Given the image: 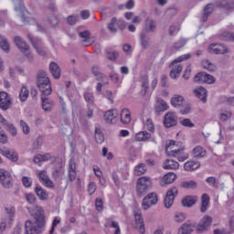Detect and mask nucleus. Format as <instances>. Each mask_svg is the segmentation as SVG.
Here are the masks:
<instances>
[{"label": "nucleus", "instance_id": "nucleus-24", "mask_svg": "<svg viewBox=\"0 0 234 234\" xmlns=\"http://www.w3.org/2000/svg\"><path fill=\"white\" fill-rule=\"evenodd\" d=\"M35 193L38 197L39 200H48V192L43 189L41 186L37 185L35 187Z\"/></svg>", "mask_w": 234, "mask_h": 234}, {"label": "nucleus", "instance_id": "nucleus-64", "mask_svg": "<svg viewBox=\"0 0 234 234\" xmlns=\"http://www.w3.org/2000/svg\"><path fill=\"white\" fill-rule=\"evenodd\" d=\"M25 197L28 204H34L36 202V196L34 194H26Z\"/></svg>", "mask_w": 234, "mask_h": 234}, {"label": "nucleus", "instance_id": "nucleus-27", "mask_svg": "<svg viewBox=\"0 0 234 234\" xmlns=\"http://www.w3.org/2000/svg\"><path fill=\"white\" fill-rule=\"evenodd\" d=\"M52 176L54 180H59V178L65 176V169H63L62 165H58V166L53 168Z\"/></svg>", "mask_w": 234, "mask_h": 234}, {"label": "nucleus", "instance_id": "nucleus-4", "mask_svg": "<svg viewBox=\"0 0 234 234\" xmlns=\"http://www.w3.org/2000/svg\"><path fill=\"white\" fill-rule=\"evenodd\" d=\"M151 187H153V181H151V177L141 176L137 180L136 184V191L138 197H144V195H145V193H147Z\"/></svg>", "mask_w": 234, "mask_h": 234}, {"label": "nucleus", "instance_id": "nucleus-35", "mask_svg": "<svg viewBox=\"0 0 234 234\" xmlns=\"http://www.w3.org/2000/svg\"><path fill=\"white\" fill-rule=\"evenodd\" d=\"M180 187L183 189H197V187H198V183L195 180L182 181L180 183Z\"/></svg>", "mask_w": 234, "mask_h": 234}, {"label": "nucleus", "instance_id": "nucleus-31", "mask_svg": "<svg viewBox=\"0 0 234 234\" xmlns=\"http://www.w3.org/2000/svg\"><path fill=\"white\" fill-rule=\"evenodd\" d=\"M140 43L143 48H149V45H151V37L147 36V33L142 32L140 34Z\"/></svg>", "mask_w": 234, "mask_h": 234}, {"label": "nucleus", "instance_id": "nucleus-61", "mask_svg": "<svg viewBox=\"0 0 234 234\" xmlns=\"http://www.w3.org/2000/svg\"><path fill=\"white\" fill-rule=\"evenodd\" d=\"M180 123L183 125V127H195V123L191 122V119H183L182 121H180Z\"/></svg>", "mask_w": 234, "mask_h": 234}, {"label": "nucleus", "instance_id": "nucleus-47", "mask_svg": "<svg viewBox=\"0 0 234 234\" xmlns=\"http://www.w3.org/2000/svg\"><path fill=\"white\" fill-rule=\"evenodd\" d=\"M95 140L97 144H103L105 141V137L103 136L101 130L98 127L95 128Z\"/></svg>", "mask_w": 234, "mask_h": 234}, {"label": "nucleus", "instance_id": "nucleus-15", "mask_svg": "<svg viewBox=\"0 0 234 234\" xmlns=\"http://www.w3.org/2000/svg\"><path fill=\"white\" fill-rule=\"evenodd\" d=\"M156 30V21H154L153 18H146L144 22V34H149L151 32H154Z\"/></svg>", "mask_w": 234, "mask_h": 234}, {"label": "nucleus", "instance_id": "nucleus-62", "mask_svg": "<svg viewBox=\"0 0 234 234\" xmlns=\"http://www.w3.org/2000/svg\"><path fill=\"white\" fill-rule=\"evenodd\" d=\"M84 100H86L87 103H94V95L90 92H85Z\"/></svg>", "mask_w": 234, "mask_h": 234}, {"label": "nucleus", "instance_id": "nucleus-21", "mask_svg": "<svg viewBox=\"0 0 234 234\" xmlns=\"http://www.w3.org/2000/svg\"><path fill=\"white\" fill-rule=\"evenodd\" d=\"M207 154V152H206V149H204L202 146L200 145H197L196 146L192 152H191V155L194 157V158H197V160L200 159V158H204V156H206Z\"/></svg>", "mask_w": 234, "mask_h": 234}, {"label": "nucleus", "instance_id": "nucleus-43", "mask_svg": "<svg viewBox=\"0 0 234 234\" xmlns=\"http://www.w3.org/2000/svg\"><path fill=\"white\" fill-rule=\"evenodd\" d=\"M141 87L144 88V90L141 92H142L143 96H145L147 94V90H149V76L144 75L142 77Z\"/></svg>", "mask_w": 234, "mask_h": 234}, {"label": "nucleus", "instance_id": "nucleus-2", "mask_svg": "<svg viewBox=\"0 0 234 234\" xmlns=\"http://www.w3.org/2000/svg\"><path fill=\"white\" fill-rule=\"evenodd\" d=\"M166 154L177 158L178 162H185V160L189 158V154H184L182 143H176V141L173 140H170L168 144H166Z\"/></svg>", "mask_w": 234, "mask_h": 234}, {"label": "nucleus", "instance_id": "nucleus-57", "mask_svg": "<svg viewBox=\"0 0 234 234\" xmlns=\"http://www.w3.org/2000/svg\"><path fill=\"white\" fill-rule=\"evenodd\" d=\"M22 184L24 187H32V178L28 176H23Z\"/></svg>", "mask_w": 234, "mask_h": 234}, {"label": "nucleus", "instance_id": "nucleus-22", "mask_svg": "<svg viewBox=\"0 0 234 234\" xmlns=\"http://www.w3.org/2000/svg\"><path fill=\"white\" fill-rule=\"evenodd\" d=\"M167 109H169L167 102L161 98H156L155 112H165V111H167Z\"/></svg>", "mask_w": 234, "mask_h": 234}, {"label": "nucleus", "instance_id": "nucleus-53", "mask_svg": "<svg viewBox=\"0 0 234 234\" xmlns=\"http://www.w3.org/2000/svg\"><path fill=\"white\" fill-rule=\"evenodd\" d=\"M222 41H233L234 42V33L224 32L221 35Z\"/></svg>", "mask_w": 234, "mask_h": 234}, {"label": "nucleus", "instance_id": "nucleus-40", "mask_svg": "<svg viewBox=\"0 0 234 234\" xmlns=\"http://www.w3.org/2000/svg\"><path fill=\"white\" fill-rule=\"evenodd\" d=\"M151 133H147L146 131L139 132L135 135L136 142H147V140H150Z\"/></svg>", "mask_w": 234, "mask_h": 234}, {"label": "nucleus", "instance_id": "nucleus-5", "mask_svg": "<svg viewBox=\"0 0 234 234\" xmlns=\"http://www.w3.org/2000/svg\"><path fill=\"white\" fill-rule=\"evenodd\" d=\"M14 178L12 174L5 169L0 168V184L5 189H10L14 186Z\"/></svg>", "mask_w": 234, "mask_h": 234}, {"label": "nucleus", "instance_id": "nucleus-7", "mask_svg": "<svg viewBox=\"0 0 234 234\" xmlns=\"http://www.w3.org/2000/svg\"><path fill=\"white\" fill-rule=\"evenodd\" d=\"M156 204H158V195H156L154 192H152L144 197L142 207L143 209L146 211V209H149L151 206H154Z\"/></svg>", "mask_w": 234, "mask_h": 234}, {"label": "nucleus", "instance_id": "nucleus-60", "mask_svg": "<svg viewBox=\"0 0 234 234\" xmlns=\"http://www.w3.org/2000/svg\"><path fill=\"white\" fill-rule=\"evenodd\" d=\"M206 183L209 184L212 187H218V185L217 184V178L215 176H210L206 179Z\"/></svg>", "mask_w": 234, "mask_h": 234}, {"label": "nucleus", "instance_id": "nucleus-59", "mask_svg": "<svg viewBox=\"0 0 234 234\" xmlns=\"http://www.w3.org/2000/svg\"><path fill=\"white\" fill-rule=\"evenodd\" d=\"M229 118H231V112L227 111L219 114V120L221 122H227Z\"/></svg>", "mask_w": 234, "mask_h": 234}, {"label": "nucleus", "instance_id": "nucleus-42", "mask_svg": "<svg viewBox=\"0 0 234 234\" xmlns=\"http://www.w3.org/2000/svg\"><path fill=\"white\" fill-rule=\"evenodd\" d=\"M27 39L30 41L35 49L43 47V42L37 37H34L31 35H28Z\"/></svg>", "mask_w": 234, "mask_h": 234}, {"label": "nucleus", "instance_id": "nucleus-52", "mask_svg": "<svg viewBox=\"0 0 234 234\" xmlns=\"http://www.w3.org/2000/svg\"><path fill=\"white\" fill-rule=\"evenodd\" d=\"M28 89H27V87H22L19 94L20 101H27V100L28 99Z\"/></svg>", "mask_w": 234, "mask_h": 234}, {"label": "nucleus", "instance_id": "nucleus-3", "mask_svg": "<svg viewBox=\"0 0 234 234\" xmlns=\"http://www.w3.org/2000/svg\"><path fill=\"white\" fill-rule=\"evenodd\" d=\"M36 85L41 92L42 96H50L52 94V86L50 84V79L44 70H39L37 73Z\"/></svg>", "mask_w": 234, "mask_h": 234}, {"label": "nucleus", "instance_id": "nucleus-8", "mask_svg": "<svg viewBox=\"0 0 234 234\" xmlns=\"http://www.w3.org/2000/svg\"><path fill=\"white\" fill-rule=\"evenodd\" d=\"M178 124V117L176 116V113L173 112H168L164 116V125L166 129H171V127H176Z\"/></svg>", "mask_w": 234, "mask_h": 234}, {"label": "nucleus", "instance_id": "nucleus-46", "mask_svg": "<svg viewBox=\"0 0 234 234\" xmlns=\"http://www.w3.org/2000/svg\"><path fill=\"white\" fill-rule=\"evenodd\" d=\"M0 48L5 50V52H10V44H8V40L3 36L0 35Z\"/></svg>", "mask_w": 234, "mask_h": 234}, {"label": "nucleus", "instance_id": "nucleus-49", "mask_svg": "<svg viewBox=\"0 0 234 234\" xmlns=\"http://www.w3.org/2000/svg\"><path fill=\"white\" fill-rule=\"evenodd\" d=\"M2 124L6 127V130L9 131L12 136H16L17 134V129H16L14 124L8 122V121L5 120V122H3Z\"/></svg>", "mask_w": 234, "mask_h": 234}, {"label": "nucleus", "instance_id": "nucleus-34", "mask_svg": "<svg viewBox=\"0 0 234 234\" xmlns=\"http://www.w3.org/2000/svg\"><path fill=\"white\" fill-rule=\"evenodd\" d=\"M180 164L173 159H166L163 164L164 169H178Z\"/></svg>", "mask_w": 234, "mask_h": 234}, {"label": "nucleus", "instance_id": "nucleus-54", "mask_svg": "<svg viewBox=\"0 0 234 234\" xmlns=\"http://www.w3.org/2000/svg\"><path fill=\"white\" fill-rule=\"evenodd\" d=\"M48 21H49L50 25H53V27H56V25H58L59 23V17H58V16L51 14L48 17Z\"/></svg>", "mask_w": 234, "mask_h": 234}, {"label": "nucleus", "instance_id": "nucleus-45", "mask_svg": "<svg viewBox=\"0 0 234 234\" xmlns=\"http://www.w3.org/2000/svg\"><path fill=\"white\" fill-rule=\"evenodd\" d=\"M182 65H177L176 69H173L171 71H170V78H172V80H176V78H179L180 77V73L182 72Z\"/></svg>", "mask_w": 234, "mask_h": 234}, {"label": "nucleus", "instance_id": "nucleus-58", "mask_svg": "<svg viewBox=\"0 0 234 234\" xmlns=\"http://www.w3.org/2000/svg\"><path fill=\"white\" fill-rule=\"evenodd\" d=\"M20 127L23 130L24 134H28V133H30V126H28L23 120L20 121Z\"/></svg>", "mask_w": 234, "mask_h": 234}, {"label": "nucleus", "instance_id": "nucleus-12", "mask_svg": "<svg viewBox=\"0 0 234 234\" xmlns=\"http://www.w3.org/2000/svg\"><path fill=\"white\" fill-rule=\"evenodd\" d=\"M79 37L82 39L81 44L83 47H90V45H93L94 38L90 37V31L84 30L79 33Z\"/></svg>", "mask_w": 234, "mask_h": 234}, {"label": "nucleus", "instance_id": "nucleus-44", "mask_svg": "<svg viewBox=\"0 0 234 234\" xmlns=\"http://www.w3.org/2000/svg\"><path fill=\"white\" fill-rule=\"evenodd\" d=\"M105 54L107 56V59H109V61H116L118 59V58H120V53H118V51H111V50L106 49Z\"/></svg>", "mask_w": 234, "mask_h": 234}, {"label": "nucleus", "instance_id": "nucleus-6", "mask_svg": "<svg viewBox=\"0 0 234 234\" xmlns=\"http://www.w3.org/2000/svg\"><path fill=\"white\" fill-rule=\"evenodd\" d=\"M211 224H213V218L207 215L204 216L196 227L197 233H204V231H207Z\"/></svg>", "mask_w": 234, "mask_h": 234}, {"label": "nucleus", "instance_id": "nucleus-18", "mask_svg": "<svg viewBox=\"0 0 234 234\" xmlns=\"http://www.w3.org/2000/svg\"><path fill=\"white\" fill-rule=\"evenodd\" d=\"M49 72L55 80H59V78H61V69H59V65L56 62H51L49 64Z\"/></svg>", "mask_w": 234, "mask_h": 234}, {"label": "nucleus", "instance_id": "nucleus-30", "mask_svg": "<svg viewBox=\"0 0 234 234\" xmlns=\"http://www.w3.org/2000/svg\"><path fill=\"white\" fill-rule=\"evenodd\" d=\"M135 222L139 228V232L142 234L145 233V224H144V218H142V214L135 212Z\"/></svg>", "mask_w": 234, "mask_h": 234}, {"label": "nucleus", "instance_id": "nucleus-36", "mask_svg": "<svg viewBox=\"0 0 234 234\" xmlns=\"http://www.w3.org/2000/svg\"><path fill=\"white\" fill-rule=\"evenodd\" d=\"M207 207H209V196L207 194H203L201 197V213H206Z\"/></svg>", "mask_w": 234, "mask_h": 234}, {"label": "nucleus", "instance_id": "nucleus-14", "mask_svg": "<svg viewBox=\"0 0 234 234\" xmlns=\"http://www.w3.org/2000/svg\"><path fill=\"white\" fill-rule=\"evenodd\" d=\"M118 110L113 109L104 112V120L106 123H116Z\"/></svg>", "mask_w": 234, "mask_h": 234}, {"label": "nucleus", "instance_id": "nucleus-38", "mask_svg": "<svg viewBox=\"0 0 234 234\" xmlns=\"http://www.w3.org/2000/svg\"><path fill=\"white\" fill-rule=\"evenodd\" d=\"M201 67H203L205 70H208V72H215V70L217 69V66H215V64H213L208 59H203L201 61Z\"/></svg>", "mask_w": 234, "mask_h": 234}, {"label": "nucleus", "instance_id": "nucleus-51", "mask_svg": "<svg viewBox=\"0 0 234 234\" xmlns=\"http://www.w3.org/2000/svg\"><path fill=\"white\" fill-rule=\"evenodd\" d=\"M191 58V54L187 53L185 55H182L176 58L174 61H172L171 65H176V63H182V61H187Z\"/></svg>", "mask_w": 234, "mask_h": 234}, {"label": "nucleus", "instance_id": "nucleus-13", "mask_svg": "<svg viewBox=\"0 0 234 234\" xmlns=\"http://www.w3.org/2000/svg\"><path fill=\"white\" fill-rule=\"evenodd\" d=\"M0 154H2L3 156H5V158H8V160H11V162H17V160H19V155H17V153L14 150L2 148L0 149Z\"/></svg>", "mask_w": 234, "mask_h": 234}, {"label": "nucleus", "instance_id": "nucleus-10", "mask_svg": "<svg viewBox=\"0 0 234 234\" xmlns=\"http://www.w3.org/2000/svg\"><path fill=\"white\" fill-rule=\"evenodd\" d=\"M178 195V188L172 187L169 189L166 193V196L165 197V207L166 209H169L173 206V202H175V197Z\"/></svg>", "mask_w": 234, "mask_h": 234}, {"label": "nucleus", "instance_id": "nucleus-16", "mask_svg": "<svg viewBox=\"0 0 234 234\" xmlns=\"http://www.w3.org/2000/svg\"><path fill=\"white\" fill-rule=\"evenodd\" d=\"M14 41L16 46L17 47V48H19V50H21V52H28L30 48L28 47V44H27V42L23 40V38H21V37H15Z\"/></svg>", "mask_w": 234, "mask_h": 234}, {"label": "nucleus", "instance_id": "nucleus-25", "mask_svg": "<svg viewBox=\"0 0 234 234\" xmlns=\"http://www.w3.org/2000/svg\"><path fill=\"white\" fill-rule=\"evenodd\" d=\"M4 210L5 215H7L8 224H12V222L14 221V216L16 215V209L14 208V207L6 205L4 207Z\"/></svg>", "mask_w": 234, "mask_h": 234}, {"label": "nucleus", "instance_id": "nucleus-39", "mask_svg": "<svg viewBox=\"0 0 234 234\" xmlns=\"http://www.w3.org/2000/svg\"><path fill=\"white\" fill-rule=\"evenodd\" d=\"M100 80L96 86L97 92H101L102 87H105V85H109V79L105 75H100Z\"/></svg>", "mask_w": 234, "mask_h": 234}, {"label": "nucleus", "instance_id": "nucleus-1", "mask_svg": "<svg viewBox=\"0 0 234 234\" xmlns=\"http://www.w3.org/2000/svg\"><path fill=\"white\" fill-rule=\"evenodd\" d=\"M45 230V215L43 213L35 214L33 219H27L25 223L26 234H39Z\"/></svg>", "mask_w": 234, "mask_h": 234}, {"label": "nucleus", "instance_id": "nucleus-50", "mask_svg": "<svg viewBox=\"0 0 234 234\" xmlns=\"http://www.w3.org/2000/svg\"><path fill=\"white\" fill-rule=\"evenodd\" d=\"M193 228H195V226L191 223H185L180 227V231H184L185 233L187 234H191V232L193 231Z\"/></svg>", "mask_w": 234, "mask_h": 234}, {"label": "nucleus", "instance_id": "nucleus-9", "mask_svg": "<svg viewBox=\"0 0 234 234\" xmlns=\"http://www.w3.org/2000/svg\"><path fill=\"white\" fill-rule=\"evenodd\" d=\"M194 81H201L202 83L212 85V83H215V77H213V75L207 74L205 71H200L194 77Z\"/></svg>", "mask_w": 234, "mask_h": 234}, {"label": "nucleus", "instance_id": "nucleus-32", "mask_svg": "<svg viewBox=\"0 0 234 234\" xmlns=\"http://www.w3.org/2000/svg\"><path fill=\"white\" fill-rule=\"evenodd\" d=\"M200 168V162L198 161H188L185 163L184 165V169L185 171H196V169Z\"/></svg>", "mask_w": 234, "mask_h": 234}, {"label": "nucleus", "instance_id": "nucleus-26", "mask_svg": "<svg viewBox=\"0 0 234 234\" xmlns=\"http://www.w3.org/2000/svg\"><path fill=\"white\" fill-rule=\"evenodd\" d=\"M216 5L219 8H227V10H233L234 8V2L231 0H217Z\"/></svg>", "mask_w": 234, "mask_h": 234}, {"label": "nucleus", "instance_id": "nucleus-37", "mask_svg": "<svg viewBox=\"0 0 234 234\" xmlns=\"http://www.w3.org/2000/svg\"><path fill=\"white\" fill-rule=\"evenodd\" d=\"M184 101H186V100L184 99V97H182V95L176 94L171 99V105L173 107H182V105H184Z\"/></svg>", "mask_w": 234, "mask_h": 234}, {"label": "nucleus", "instance_id": "nucleus-41", "mask_svg": "<svg viewBox=\"0 0 234 234\" xmlns=\"http://www.w3.org/2000/svg\"><path fill=\"white\" fill-rule=\"evenodd\" d=\"M146 172L147 166L144 163H141L134 167V175L136 176H142V175H145Z\"/></svg>", "mask_w": 234, "mask_h": 234}, {"label": "nucleus", "instance_id": "nucleus-23", "mask_svg": "<svg viewBox=\"0 0 234 234\" xmlns=\"http://www.w3.org/2000/svg\"><path fill=\"white\" fill-rule=\"evenodd\" d=\"M76 175H77L76 163L70 160L69 163V176H68L69 182H74V180H76Z\"/></svg>", "mask_w": 234, "mask_h": 234}, {"label": "nucleus", "instance_id": "nucleus-48", "mask_svg": "<svg viewBox=\"0 0 234 234\" xmlns=\"http://www.w3.org/2000/svg\"><path fill=\"white\" fill-rule=\"evenodd\" d=\"M118 23V19H116V17L112 18L111 22L108 24V29L110 30V32L116 34V32H118V28H116V26Z\"/></svg>", "mask_w": 234, "mask_h": 234}, {"label": "nucleus", "instance_id": "nucleus-29", "mask_svg": "<svg viewBox=\"0 0 234 234\" xmlns=\"http://www.w3.org/2000/svg\"><path fill=\"white\" fill-rule=\"evenodd\" d=\"M213 10H215V5L213 4L207 5L203 10V16L201 17V21L203 22L207 21V18L213 13Z\"/></svg>", "mask_w": 234, "mask_h": 234}, {"label": "nucleus", "instance_id": "nucleus-33", "mask_svg": "<svg viewBox=\"0 0 234 234\" xmlns=\"http://www.w3.org/2000/svg\"><path fill=\"white\" fill-rule=\"evenodd\" d=\"M197 197L186 196L182 199V205L184 207H191L197 204Z\"/></svg>", "mask_w": 234, "mask_h": 234}, {"label": "nucleus", "instance_id": "nucleus-56", "mask_svg": "<svg viewBox=\"0 0 234 234\" xmlns=\"http://www.w3.org/2000/svg\"><path fill=\"white\" fill-rule=\"evenodd\" d=\"M174 219L176 220V222H184V220H186V214L182 212H176Z\"/></svg>", "mask_w": 234, "mask_h": 234}, {"label": "nucleus", "instance_id": "nucleus-55", "mask_svg": "<svg viewBox=\"0 0 234 234\" xmlns=\"http://www.w3.org/2000/svg\"><path fill=\"white\" fill-rule=\"evenodd\" d=\"M144 128H146L147 131H150V133H154V123H153V120L147 119L144 123Z\"/></svg>", "mask_w": 234, "mask_h": 234}, {"label": "nucleus", "instance_id": "nucleus-63", "mask_svg": "<svg viewBox=\"0 0 234 234\" xmlns=\"http://www.w3.org/2000/svg\"><path fill=\"white\" fill-rule=\"evenodd\" d=\"M39 181L44 182V180H47L48 178V176L47 175V171L41 170L37 175Z\"/></svg>", "mask_w": 234, "mask_h": 234}, {"label": "nucleus", "instance_id": "nucleus-11", "mask_svg": "<svg viewBox=\"0 0 234 234\" xmlns=\"http://www.w3.org/2000/svg\"><path fill=\"white\" fill-rule=\"evenodd\" d=\"M12 105V99L8 96V93L5 91L0 92V109L2 111H8Z\"/></svg>", "mask_w": 234, "mask_h": 234}, {"label": "nucleus", "instance_id": "nucleus-28", "mask_svg": "<svg viewBox=\"0 0 234 234\" xmlns=\"http://www.w3.org/2000/svg\"><path fill=\"white\" fill-rule=\"evenodd\" d=\"M121 122L124 125L131 123V112L129 109H122L120 114Z\"/></svg>", "mask_w": 234, "mask_h": 234}, {"label": "nucleus", "instance_id": "nucleus-19", "mask_svg": "<svg viewBox=\"0 0 234 234\" xmlns=\"http://www.w3.org/2000/svg\"><path fill=\"white\" fill-rule=\"evenodd\" d=\"M194 94H195V96H197V98L201 100V101H203V103H206L207 98V90H206V88L201 86V87L194 90Z\"/></svg>", "mask_w": 234, "mask_h": 234}, {"label": "nucleus", "instance_id": "nucleus-20", "mask_svg": "<svg viewBox=\"0 0 234 234\" xmlns=\"http://www.w3.org/2000/svg\"><path fill=\"white\" fill-rule=\"evenodd\" d=\"M176 180V174L173 172H169L168 174L165 175L162 178V181L160 183V186H167L169 184H173Z\"/></svg>", "mask_w": 234, "mask_h": 234}, {"label": "nucleus", "instance_id": "nucleus-17", "mask_svg": "<svg viewBox=\"0 0 234 234\" xmlns=\"http://www.w3.org/2000/svg\"><path fill=\"white\" fill-rule=\"evenodd\" d=\"M48 95H42L41 101H42V109L45 112H50L52 111V107H54V101L45 97Z\"/></svg>", "mask_w": 234, "mask_h": 234}]
</instances>
